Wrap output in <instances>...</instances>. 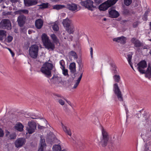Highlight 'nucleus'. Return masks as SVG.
I'll list each match as a JSON object with an SVG mask.
<instances>
[{
  "instance_id": "obj_1",
  "label": "nucleus",
  "mask_w": 151,
  "mask_h": 151,
  "mask_svg": "<svg viewBox=\"0 0 151 151\" xmlns=\"http://www.w3.org/2000/svg\"><path fill=\"white\" fill-rule=\"evenodd\" d=\"M42 42L45 47L48 50L53 51L55 49V45L51 42L49 37L45 34H43L42 36Z\"/></svg>"
},
{
  "instance_id": "obj_2",
  "label": "nucleus",
  "mask_w": 151,
  "mask_h": 151,
  "mask_svg": "<svg viewBox=\"0 0 151 151\" xmlns=\"http://www.w3.org/2000/svg\"><path fill=\"white\" fill-rule=\"evenodd\" d=\"M53 67L52 64L46 62L44 64L40 69L41 71L48 78L52 76L51 70Z\"/></svg>"
},
{
  "instance_id": "obj_3",
  "label": "nucleus",
  "mask_w": 151,
  "mask_h": 151,
  "mask_svg": "<svg viewBox=\"0 0 151 151\" xmlns=\"http://www.w3.org/2000/svg\"><path fill=\"white\" fill-rule=\"evenodd\" d=\"M137 69L141 73L146 74L149 75H151V68L148 65L146 71L143 69L147 66V64L145 61L143 60L139 62L138 64Z\"/></svg>"
},
{
  "instance_id": "obj_4",
  "label": "nucleus",
  "mask_w": 151,
  "mask_h": 151,
  "mask_svg": "<svg viewBox=\"0 0 151 151\" xmlns=\"http://www.w3.org/2000/svg\"><path fill=\"white\" fill-rule=\"evenodd\" d=\"M101 130L102 137L98 141L99 144L104 147L107 145L109 140V137L107 132L103 128Z\"/></svg>"
},
{
  "instance_id": "obj_5",
  "label": "nucleus",
  "mask_w": 151,
  "mask_h": 151,
  "mask_svg": "<svg viewBox=\"0 0 151 151\" xmlns=\"http://www.w3.org/2000/svg\"><path fill=\"white\" fill-rule=\"evenodd\" d=\"M118 0H108L104 2L99 6L100 10L105 11L111 6L114 4Z\"/></svg>"
},
{
  "instance_id": "obj_6",
  "label": "nucleus",
  "mask_w": 151,
  "mask_h": 151,
  "mask_svg": "<svg viewBox=\"0 0 151 151\" xmlns=\"http://www.w3.org/2000/svg\"><path fill=\"white\" fill-rule=\"evenodd\" d=\"M29 52L32 58H36L38 55V45H32L29 48Z\"/></svg>"
},
{
  "instance_id": "obj_7",
  "label": "nucleus",
  "mask_w": 151,
  "mask_h": 151,
  "mask_svg": "<svg viewBox=\"0 0 151 151\" xmlns=\"http://www.w3.org/2000/svg\"><path fill=\"white\" fill-rule=\"evenodd\" d=\"M78 63L79 65V70L80 71V75L79 78L76 81L74 85V86L73 87V89L76 88L78 85L82 77L83 73L84 71L83 70H82V67L83 66L82 65L81 61V60H79V62H78Z\"/></svg>"
},
{
  "instance_id": "obj_8",
  "label": "nucleus",
  "mask_w": 151,
  "mask_h": 151,
  "mask_svg": "<svg viewBox=\"0 0 151 151\" xmlns=\"http://www.w3.org/2000/svg\"><path fill=\"white\" fill-rule=\"evenodd\" d=\"M47 121L43 117L38 116V130H42L47 126Z\"/></svg>"
},
{
  "instance_id": "obj_9",
  "label": "nucleus",
  "mask_w": 151,
  "mask_h": 151,
  "mask_svg": "<svg viewBox=\"0 0 151 151\" xmlns=\"http://www.w3.org/2000/svg\"><path fill=\"white\" fill-rule=\"evenodd\" d=\"M0 27L4 29H11V25L10 22L9 20L6 19L2 20L0 23Z\"/></svg>"
},
{
  "instance_id": "obj_10",
  "label": "nucleus",
  "mask_w": 151,
  "mask_h": 151,
  "mask_svg": "<svg viewBox=\"0 0 151 151\" xmlns=\"http://www.w3.org/2000/svg\"><path fill=\"white\" fill-rule=\"evenodd\" d=\"M114 91L119 100L120 101H122L123 99L122 93L117 83H115L114 85Z\"/></svg>"
},
{
  "instance_id": "obj_11",
  "label": "nucleus",
  "mask_w": 151,
  "mask_h": 151,
  "mask_svg": "<svg viewBox=\"0 0 151 151\" xmlns=\"http://www.w3.org/2000/svg\"><path fill=\"white\" fill-rule=\"evenodd\" d=\"M93 2L91 0H86L85 1H82L81 4L89 10L92 11L93 8L95 7L93 5Z\"/></svg>"
},
{
  "instance_id": "obj_12",
  "label": "nucleus",
  "mask_w": 151,
  "mask_h": 151,
  "mask_svg": "<svg viewBox=\"0 0 151 151\" xmlns=\"http://www.w3.org/2000/svg\"><path fill=\"white\" fill-rule=\"evenodd\" d=\"M28 125L26 128L29 134H31L34 132L36 128V125L34 122H29Z\"/></svg>"
},
{
  "instance_id": "obj_13",
  "label": "nucleus",
  "mask_w": 151,
  "mask_h": 151,
  "mask_svg": "<svg viewBox=\"0 0 151 151\" xmlns=\"http://www.w3.org/2000/svg\"><path fill=\"white\" fill-rule=\"evenodd\" d=\"M26 142V139L24 138H18L14 142L15 146L17 148H20L25 145Z\"/></svg>"
},
{
  "instance_id": "obj_14",
  "label": "nucleus",
  "mask_w": 151,
  "mask_h": 151,
  "mask_svg": "<svg viewBox=\"0 0 151 151\" xmlns=\"http://www.w3.org/2000/svg\"><path fill=\"white\" fill-rule=\"evenodd\" d=\"M39 146L40 147L38 149V151H45L46 144L44 137L43 136H41L40 137Z\"/></svg>"
},
{
  "instance_id": "obj_15",
  "label": "nucleus",
  "mask_w": 151,
  "mask_h": 151,
  "mask_svg": "<svg viewBox=\"0 0 151 151\" xmlns=\"http://www.w3.org/2000/svg\"><path fill=\"white\" fill-rule=\"evenodd\" d=\"M131 41L134 44V46L136 47H143L144 46L143 43L135 38H132L131 39Z\"/></svg>"
},
{
  "instance_id": "obj_16",
  "label": "nucleus",
  "mask_w": 151,
  "mask_h": 151,
  "mask_svg": "<svg viewBox=\"0 0 151 151\" xmlns=\"http://www.w3.org/2000/svg\"><path fill=\"white\" fill-rule=\"evenodd\" d=\"M109 11V14L111 17L113 18H117L119 15V12L115 10L110 9Z\"/></svg>"
},
{
  "instance_id": "obj_17",
  "label": "nucleus",
  "mask_w": 151,
  "mask_h": 151,
  "mask_svg": "<svg viewBox=\"0 0 151 151\" xmlns=\"http://www.w3.org/2000/svg\"><path fill=\"white\" fill-rule=\"evenodd\" d=\"M26 19V17L23 15L19 16L17 19L18 24L20 27H22L24 24Z\"/></svg>"
},
{
  "instance_id": "obj_18",
  "label": "nucleus",
  "mask_w": 151,
  "mask_h": 151,
  "mask_svg": "<svg viewBox=\"0 0 151 151\" xmlns=\"http://www.w3.org/2000/svg\"><path fill=\"white\" fill-rule=\"evenodd\" d=\"M126 38L123 36L114 38L113 39L114 41L116 42L122 44H125L126 42Z\"/></svg>"
},
{
  "instance_id": "obj_19",
  "label": "nucleus",
  "mask_w": 151,
  "mask_h": 151,
  "mask_svg": "<svg viewBox=\"0 0 151 151\" xmlns=\"http://www.w3.org/2000/svg\"><path fill=\"white\" fill-rule=\"evenodd\" d=\"M65 7L67 9L72 11H75L76 10H77V6L76 4H67Z\"/></svg>"
},
{
  "instance_id": "obj_20",
  "label": "nucleus",
  "mask_w": 151,
  "mask_h": 151,
  "mask_svg": "<svg viewBox=\"0 0 151 151\" xmlns=\"http://www.w3.org/2000/svg\"><path fill=\"white\" fill-rule=\"evenodd\" d=\"M63 26L66 28L68 27L72 24V21L68 18L64 19L62 22Z\"/></svg>"
},
{
  "instance_id": "obj_21",
  "label": "nucleus",
  "mask_w": 151,
  "mask_h": 151,
  "mask_svg": "<svg viewBox=\"0 0 151 151\" xmlns=\"http://www.w3.org/2000/svg\"><path fill=\"white\" fill-rule=\"evenodd\" d=\"M24 3L25 6H29L36 4L37 2L35 0H24Z\"/></svg>"
},
{
  "instance_id": "obj_22",
  "label": "nucleus",
  "mask_w": 151,
  "mask_h": 151,
  "mask_svg": "<svg viewBox=\"0 0 151 151\" xmlns=\"http://www.w3.org/2000/svg\"><path fill=\"white\" fill-rule=\"evenodd\" d=\"M50 37L55 43L56 45L59 44V45H60L59 40L55 34H51L50 35Z\"/></svg>"
},
{
  "instance_id": "obj_23",
  "label": "nucleus",
  "mask_w": 151,
  "mask_h": 151,
  "mask_svg": "<svg viewBox=\"0 0 151 151\" xmlns=\"http://www.w3.org/2000/svg\"><path fill=\"white\" fill-rule=\"evenodd\" d=\"M69 69L72 73H74L76 72V65L75 63H72L69 65Z\"/></svg>"
},
{
  "instance_id": "obj_24",
  "label": "nucleus",
  "mask_w": 151,
  "mask_h": 151,
  "mask_svg": "<svg viewBox=\"0 0 151 151\" xmlns=\"http://www.w3.org/2000/svg\"><path fill=\"white\" fill-rule=\"evenodd\" d=\"M65 30L70 34H73L74 32V27L72 24L69 27L65 28Z\"/></svg>"
},
{
  "instance_id": "obj_25",
  "label": "nucleus",
  "mask_w": 151,
  "mask_h": 151,
  "mask_svg": "<svg viewBox=\"0 0 151 151\" xmlns=\"http://www.w3.org/2000/svg\"><path fill=\"white\" fill-rule=\"evenodd\" d=\"M55 98L57 100L59 103L61 105H63L65 104L64 101L61 99H58V98H63V96L58 94L55 95Z\"/></svg>"
},
{
  "instance_id": "obj_26",
  "label": "nucleus",
  "mask_w": 151,
  "mask_h": 151,
  "mask_svg": "<svg viewBox=\"0 0 151 151\" xmlns=\"http://www.w3.org/2000/svg\"><path fill=\"white\" fill-rule=\"evenodd\" d=\"M24 126L20 123H17L15 126V129L20 132L22 131L23 130Z\"/></svg>"
},
{
  "instance_id": "obj_27",
  "label": "nucleus",
  "mask_w": 151,
  "mask_h": 151,
  "mask_svg": "<svg viewBox=\"0 0 151 151\" xmlns=\"http://www.w3.org/2000/svg\"><path fill=\"white\" fill-rule=\"evenodd\" d=\"M61 124L62 126L64 131L68 135L71 136V132L70 129L68 127L66 126H65L62 123Z\"/></svg>"
},
{
  "instance_id": "obj_28",
  "label": "nucleus",
  "mask_w": 151,
  "mask_h": 151,
  "mask_svg": "<svg viewBox=\"0 0 151 151\" xmlns=\"http://www.w3.org/2000/svg\"><path fill=\"white\" fill-rule=\"evenodd\" d=\"M6 36V32L4 30H0V40H2L5 38Z\"/></svg>"
},
{
  "instance_id": "obj_29",
  "label": "nucleus",
  "mask_w": 151,
  "mask_h": 151,
  "mask_svg": "<svg viewBox=\"0 0 151 151\" xmlns=\"http://www.w3.org/2000/svg\"><path fill=\"white\" fill-rule=\"evenodd\" d=\"M29 12L27 10V9H22L15 12V14H21L22 13L25 14H28Z\"/></svg>"
},
{
  "instance_id": "obj_30",
  "label": "nucleus",
  "mask_w": 151,
  "mask_h": 151,
  "mask_svg": "<svg viewBox=\"0 0 151 151\" xmlns=\"http://www.w3.org/2000/svg\"><path fill=\"white\" fill-rule=\"evenodd\" d=\"M65 6L60 4L56 5H54L53 6V9H56L57 10L61 9L63 8H65Z\"/></svg>"
},
{
  "instance_id": "obj_31",
  "label": "nucleus",
  "mask_w": 151,
  "mask_h": 151,
  "mask_svg": "<svg viewBox=\"0 0 151 151\" xmlns=\"http://www.w3.org/2000/svg\"><path fill=\"white\" fill-rule=\"evenodd\" d=\"M53 151H60L61 149L60 145H55L52 147Z\"/></svg>"
},
{
  "instance_id": "obj_32",
  "label": "nucleus",
  "mask_w": 151,
  "mask_h": 151,
  "mask_svg": "<svg viewBox=\"0 0 151 151\" xmlns=\"http://www.w3.org/2000/svg\"><path fill=\"white\" fill-rule=\"evenodd\" d=\"M48 3H43L41 5H38V6H39V9H44L47 8L48 6Z\"/></svg>"
},
{
  "instance_id": "obj_33",
  "label": "nucleus",
  "mask_w": 151,
  "mask_h": 151,
  "mask_svg": "<svg viewBox=\"0 0 151 151\" xmlns=\"http://www.w3.org/2000/svg\"><path fill=\"white\" fill-rule=\"evenodd\" d=\"M113 78L115 82L119 83L120 80V76L118 75H114Z\"/></svg>"
},
{
  "instance_id": "obj_34",
  "label": "nucleus",
  "mask_w": 151,
  "mask_h": 151,
  "mask_svg": "<svg viewBox=\"0 0 151 151\" xmlns=\"http://www.w3.org/2000/svg\"><path fill=\"white\" fill-rule=\"evenodd\" d=\"M43 21L41 19H38V29H40L43 26Z\"/></svg>"
},
{
  "instance_id": "obj_35",
  "label": "nucleus",
  "mask_w": 151,
  "mask_h": 151,
  "mask_svg": "<svg viewBox=\"0 0 151 151\" xmlns=\"http://www.w3.org/2000/svg\"><path fill=\"white\" fill-rule=\"evenodd\" d=\"M124 4L127 6H129L132 2V0H124Z\"/></svg>"
},
{
  "instance_id": "obj_36",
  "label": "nucleus",
  "mask_w": 151,
  "mask_h": 151,
  "mask_svg": "<svg viewBox=\"0 0 151 151\" xmlns=\"http://www.w3.org/2000/svg\"><path fill=\"white\" fill-rule=\"evenodd\" d=\"M63 70V73L65 76H68L69 75L68 73V70L67 69H65V68H61Z\"/></svg>"
},
{
  "instance_id": "obj_37",
  "label": "nucleus",
  "mask_w": 151,
  "mask_h": 151,
  "mask_svg": "<svg viewBox=\"0 0 151 151\" xmlns=\"http://www.w3.org/2000/svg\"><path fill=\"white\" fill-rule=\"evenodd\" d=\"M52 28L55 31H58L59 30V27L57 24H55L52 25Z\"/></svg>"
},
{
  "instance_id": "obj_38",
  "label": "nucleus",
  "mask_w": 151,
  "mask_h": 151,
  "mask_svg": "<svg viewBox=\"0 0 151 151\" xmlns=\"http://www.w3.org/2000/svg\"><path fill=\"white\" fill-rule=\"evenodd\" d=\"M70 54L72 56H73L74 58L75 59L78 58V56L76 53L74 51H72L70 52Z\"/></svg>"
},
{
  "instance_id": "obj_39",
  "label": "nucleus",
  "mask_w": 151,
  "mask_h": 151,
  "mask_svg": "<svg viewBox=\"0 0 151 151\" xmlns=\"http://www.w3.org/2000/svg\"><path fill=\"white\" fill-rule=\"evenodd\" d=\"M60 65L62 67V68L61 67V68H65V63L64 61L63 60H61L60 61Z\"/></svg>"
},
{
  "instance_id": "obj_40",
  "label": "nucleus",
  "mask_w": 151,
  "mask_h": 151,
  "mask_svg": "<svg viewBox=\"0 0 151 151\" xmlns=\"http://www.w3.org/2000/svg\"><path fill=\"white\" fill-rule=\"evenodd\" d=\"M12 37L10 35H9L6 39L7 42H10L12 40Z\"/></svg>"
},
{
  "instance_id": "obj_41",
  "label": "nucleus",
  "mask_w": 151,
  "mask_h": 151,
  "mask_svg": "<svg viewBox=\"0 0 151 151\" xmlns=\"http://www.w3.org/2000/svg\"><path fill=\"white\" fill-rule=\"evenodd\" d=\"M16 134L15 133H12L10 135L9 138L10 139H14L16 137Z\"/></svg>"
},
{
  "instance_id": "obj_42",
  "label": "nucleus",
  "mask_w": 151,
  "mask_h": 151,
  "mask_svg": "<svg viewBox=\"0 0 151 151\" xmlns=\"http://www.w3.org/2000/svg\"><path fill=\"white\" fill-rule=\"evenodd\" d=\"M132 55H131L130 54H128L127 55V60L128 62V63H130L132 62H131V60H132Z\"/></svg>"
},
{
  "instance_id": "obj_43",
  "label": "nucleus",
  "mask_w": 151,
  "mask_h": 151,
  "mask_svg": "<svg viewBox=\"0 0 151 151\" xmlns=\"http://www.w3.org/2000/svg\"><path fill=\"white\" fill-rule=\"evenodd\" d=\"M116 66H114V69L113 70V73L115 75H117L118 74V72L116 70Z\"/></svg>"
},
{
  "instance_id": "obj_44",
  "label": "nucleus",
  "mask_w": 151,
  "mask_h": 151,
  "mask_svg": "<svg viewBox=\"0 0 151 151\" xmlns=\"http://www.w3.org/2000/svg\"><path fill=\"white\" fill-rule=\"evenodd\" d=\"M58 76H54L51 78V80H53L54 81V82H55L58 80Z\"/></svg>"
},
{
  "instance_id": "obj_45",
  "label": "nucleus",
  "mask_w": 151,
  "mask_h": 151,
  "mask_svg": "<svg viewBox=\"0 0 151 151\" xmlns=\"http://www.w3.org/2000/svg\"><path fill=\"white\" fill-rule=\"evenodd\" d=\"M4 133L3 130L0 128V137H2L3 136Z\"/></svg>"
},
{
  "instance_id": "obj_46",
  "label": "nucleus",
  "mask_w": 151,
  "mask_h": 151,
  "mask_svg": "<svg viewBox=\"0 0 151 151\" xmlns=\"http://www.w3.org/2000/svg\"><path fill=\"white\" fill-rule=\"evenodd\" d=\"M139 24V22H134L133 24V27L134 28L137 27Z\"/></svg>"
},
{
  "instance_id": "obj_47",
  "label": "nucleus",
  "mask_w": 151,
  "mask_h": 151,
  "mask_svg": "<svg viewBox=\"0 0 151 151\" xmlns=\"http://www.w3.org/2000/svg\"><path fill=\"white\" fill-rule=\"evenodd\" d=\"M103 1V0H95V2L98 4L102 3Z\"/></svg>"
},
{
  "instance_id": "obj_48",
  "label": "nucleus",
  "mask_w": 151,
  "mask_h": 151,
  "mask_svg": "<svg viewBox=\"0 0 151 151\" xmlns=\"http://www.w3.org/2000/svg\"><path fill=\"white\" fill-rule=\"evenodd\" d=\"M9 50L10 52V53L12 55V57H14V53L9 48H7Z\"/></svg>"
},
{
  "instance_id": "obj_49",
  "label": "nucleus",
  "mask_w": 151,
  "mask_h": 151,
  "mask_svg": "<svg viewBox=\"0 0 151 151\" xmlns=\"http://www.w3.org/2000/svg\"><path fill=\"white\" fill-rule=\"evenodd\" d=\"M148 14V12L146 11L144 14V17H145V18L146 21L147 20V16Z\"/></svg>"
},
{
  "instance_id": "obj_50",
  "label": "nucleus",
  "mask_w": 151,
  "mask_h": 151,
  "mask_svg": "<svg viewBox=\"0 0 151 151\" xmlns=\"http://www.w3.org/2000/svg\"><path fill=\"white\" fill-rule=\"evenodd\" d=\"M90 54L91 58L93 57V49L92 47H91L90 48Z\"/></svg>"
},
{
  "instance_id": "obj_51",
  "label": "nucleus",
  "mask_w": 151,
  "mask_h": 151,
  "mask_svg": "<svg viewBox=\"0 0 151 151\" xmlns=\"http://www.w3.org/2000/svg\"><path fill=\"white\" fill-rule=\"evenodd\" d=\"M64 110L66 112H70L69 109L67 108L66 106L65 107V109H64Z\"/></svg>"
},
{
  "instance_id": "obj_52",
  "label": "nucleus",
  "mask_w": 151,
  "mask_h": 151,
  "mask_svg": "<svg viewBox=\"0 0 151 151\" xmlns=\"http://www.w3.org/2000/svg\"><path fill=\"white\" fill-rule=\"evenodd\" d=\"M35 25L37 29H38V19L36 20L35 22Z\"/></svg>"
},
{
  "instance_id": "obj_53",
  "label": "nucleus",
  "mask_w": 151,
  "mask_h": 151,
  "mask_svg": "<svg viewBox=\"0 0 151 151\" xmlns=\"http://www.w3.org/2000/svg\"><path fill=\"white\" fill-rule=\"evenodd\" d=\"M19 0H10L11 1L12 3H15L18 1Z\"/></svg>"
},
{
  "instance_id": "obj_54",
  "label": "nucleus",
  "mask_w": 151,
  "mask_h": 151,
  "mask_svg": "<svg viewBox=\"0 0 151 151\" xmlns=\"http://www.w3.org/2000/svg\"><path fill=\"white\" fill-rule=\"evenodd\" d=\"M32 32H33V31L32 30H29L28 31V33L29 34H31Z\"/></svg>"
},
{
  "instance_id": "obj_55",
  "label": "nucleus",
  "mask_w": 151,
  "mask_h": 151,
  "mask_svg": "<svg viewBox=\"0 0 151 151\" xmlns=\"http://www.w3.org/2000/svg\"><path fill=\"white\" fill-rule=\"evenodd\" d=\"M131 67V68H132L134 70V69H133V67L132 65V62L130 63H129Z\"/></svg>"
},
{
  "instance_id": "obj_56",
  "label": "nucleus",
  "mask_w": 151,
  "mask_h": 151,
  "mask_svg": "<svg viewBox=\"0 0 151 151\" xmlns=\"http://www.w3.org/2000/svg\"><path fill=\"white\" fill-rule=\"evenodd\" d=\"M66 101L69 105H70V106H71V103L70 101Z\"/></svg>"
},
{
  "instance_id": "obj_57",
  "label": "nucleus",
  "mask_w": 151,
  "mask_h": 151,
  "mask_svg": "<svg viewBox=\"0 0 151 151\" xmlns=\"http://www.w3.org/2000/svg\"><path fill=\"white\" fill-rule=\"evenodd\" d=\"M125 12H126L127 13H129V10L128 9H126L124 10Z\"/></svg>"
},
{
  "instance_id": "obj_58",
  "label": "nucleus",
  "mask_w": 151,
  "mask_h": 151,
  "mask_svg": "<svg viewBox=\"0 0 151 151\" xmlns=\"http://www.w3.org/2000/svg\"><path fill=\"white\" fill-rule=\"evenodd\" d=\"M59 0H51L52 1V2H57Z\"/></svg>"
},
{
  "instance_id": "obj_59",
  "label": "nucleus",
  "mask_w": 151,
  "mask_h": 151,
  "mask_svg": "<svg viewBox=\"0 0 151 151\" xmlns=\"http://www.w3.org/2000/svg\"><path fill=\"white\" fill-rule=\"evenodd\" d=\"M72 38L73 37L72 36H70L69 37V38L71 40H72Z\"/></svg>"
},
{
  "instance_id": "obj_60",
  "label": "nucleus",
  "mask_w": 151,
  "mask_h": 151,
  "mask_svg": "<svg viewBox=\"0 0 151 151\" xmlns=\"http://www.w3.org/2000/svg\"><path fill=\"white\" fill-rule=\"evenodd\" d=\"M143 49H147V47L146 46H143Z\"/></svg>"
},
{
  "instance_id": "obj_61",
  "label": "nucleus",
  "mask_w": 151,
  "mask_h": 151,
  "mask_svg": "<svg viewBox=\"0 0 151 151\" xmlns=\"http://www.w3.org/2000/svg\"><path fill=\"white\" fill-rule=\"evenodd\" d=\"M150 29H151V22L150 23Z\"/></svg>"
},
{
  "instance_id": "obj_62",
  "label": "nucleus",
  "mask_w": 151,
  "mask_h": 151,
  "mask_svg": "<svg viewBox=\"0 0 151 151\" xmlns=\"http://www.w3.org/2000/svg\"><path fill=\"white\" fill-rule=\"evenodd\" d=\"M61 151H67L65 149H63L62 150H61Z\"/></svg>"
},
{
  "instance_id": "obj_63",
  "label": "nucleus",
  "mask_w": 151,
  "mask_h": 151,
  "mask_svg": "<svg viewBox=\"0 0 151 151\" xmlns=\"http://www.w3.org/2000/svg\"><path fill=\"white\" fill-rule=\"evenodd\" d=\"M33 70H36L35 69V67H33Z\"/></svg>"
},
{
  "instance_id": "obj_64",
  "label": "nucleus",
  "mask_w": 151,
  "mask_h": 151,
  "mask_svg": "<svg viewBox=\"0 0 151 151\" xmlns=\"http://www.w3.org/2000/svg\"><path fill=\"white\" fill-rule=\"evenodd\" d=\"M149 53L151 55V50L149 52Z\"/></svg>"
}]
</instances>
